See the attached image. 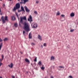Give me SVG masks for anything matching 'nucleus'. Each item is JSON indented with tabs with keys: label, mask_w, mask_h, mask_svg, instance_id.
<instances>
[{
	"label": "nucleus",
	"mask_w": 78,
	"mask_h": 78,
	"mask_svg": "<svg viewBox=\"0 0 78 78\" xmlns=\"http://www.w3.org/2000/svg\"><path fill=\"white\" fill-rule=\"evenodd\" d=\"M39 3V1H36V3Z\"/></svg>",
	"instance_id": "obj_40"
},
{
	"label": "nucleus",
	"mask_w": 78,
	"mask_h": 78,
	"mask_svg": "<svg viewBox=\"0 0 78 78\" xmlns=\"http://www.w3.org/2000/svg\"><path fill=\"white\" fill-rule=\"evenodd\" d=\"M69 78H73V77H72V76H69Z\"/></svg>",
	"instance_id": "obj_32"
},
{
	"label": "nucleus",
	"mask_w": 78,
	"mask_h": 78,
	"mask_svg": "<svg viewBox=\"0 0 78 78\" xmlns=\"http://www.w3.org/2000/svg\"><path fill=\"white\" fill-rule=\"evenodd\" d=\"M38 64L39 65V66H40V67H41V66H42V63H41V61L39 62L38 63Z\"/></svg>",
	"instance_id": "obj_13"
},
{
	"label": "nucleus",
	"mask_w": 78,
	"mask_h": 78,
	"mask_svg": "<svg viewBox=\"0 0 78 78\" xmlns=\"http://www.w3.org/2000/svg\"><path fill=\"white\" fill-rule=\"evenodd\" d=\"M38 38L40 40H41V41H42V38H41V35H38Z\"/></svg>",
	"instance_id": "obj_11"
},
{
	"label": "nucleus",
	"mask_w": 78,
	"mask_h": 78,
	"mask_svg": "<svg viewBox=\"0 0 78 78\" xmlns=\"http://www.w3.org/2000/svg\"><path fill=\"white\" fill-rule=\"evenodd\" d=\"M60 15V12H58L57 13V16H59Z\"/></svg>",
	"instance_id": "obj_21"
},
{
	"label": "nucleus",
	"mask_w": 78,
	"mask_h": 78,
	"mask_svg": "<svg viewBox=\"0 0 78 78\" xmlns=\"http://www.w3.org/2000/svg\"><path fill=\"white\" fill-rule=\"evenodd\" d=\"M41 48H43V46L42 45H41Z\"/></svg>",
	"instance_id": "obj_43"
},
{
	"label": "nucleus",
	"mask_w": 78,
	"mask_h": 78,
	"mask_svg": "<svg viewBox=\"0 0 78 78\" xmlns=\"http://www.w3.org/2000/svg\"><path fill=\"white\" fill-rule=\"evenodd\" d=\"M31 26L33 28H37V24L36 23H33L31 24Z\"/></svg>",
	"instance_id": "obj_2"
},
{
	"label": "nucleus",
	"mask_w": 78,
	"mask_h": 78,
	"mask_svg": "<svg viewBox=\"0 0 78 78\" xmlns=\"http://www.w3.org/2000/svg\"><path fill=\"white\" fill-rule=\"evenodd\" d=\"M19 25L20 27H21V24H20V23H19Z\"/></svg>",
	"instance_id": "obj_42"
},
{
	"label": "nucleus",
	"mask_w": 78,
	"mask_h": 78,
	"mask_svg": "<svg viewBox=\"0 0 78 78\" xmlns=\"http://www.w3.org/2000/svg\"><path fill=\"white\" fill-rule=\"evenodd\" d=\"M26 73H28V72H26Z\"/></svg>",
	"instance_id": "obj_47"
},
{
	"label": "nucleus",
	"mask_w": 78,
	"mask_h": 78,
	"mask_svg": "<svg viewBox=\"0 0 78 78\" xmlns=\"http://www.w3.org/2000/svg\"><path fill=\"white\" fill-rule=\"evenodd\" d=\"M25 61H26V62H27V63H29H29H30V61H29V60H28V59L27 58H25Z\"/></svg>",
	"instance_id": "obj_10"
},
{
	"label": "nucleus",
	"mask_w": 78,
	"mask_h": 78,
	"mask_svg": "<svg viewBox=\"0 0 78 78\" xmlns=\"http://www.w3.org/2000/svg\"><path fill=\"white\" fill-rule=\"evenodd\" d=\"M50 78H54V77L52 76H51Z\"/></svg>",
	"instance_id": "obj_44"
},
{
	"label": "nucleus",
	"mask_w": 78,
	"mask_h": 78,
	"mask_svg": "<svg viewBox=\"0 0 78 78\" xmlns=\"http://www.w3.org/2000/svg\"><path fill=\"white\" fill-rule=\"evenodd\" d=\"M3 7H5V4H3Z\"/></svg>",
	"instance_id": "obj_39"
},
{
	"label": "nucleus",
	"mask_w": 78,
	"mask_h": 78,
	"mask_svg": "<svg viewBox=\"0 0 78 78\" xmlns=\"http://www.w3.org/2000/svg\"><path fill=\"white\" fill-rule=\"evenodd\" d=\"M53 59H55V57H53V56H51V60H53Z\"/></svg>",
	"instance_id": "obj_16"
},
{
	"label": "nucleus",
	"mask_w": 78,
	"mask_h": 78,
	"mask_svg": "<svg viewBox=\"0 0 78 78\" xmlns=\"http://www.w3.org/2000/svg\"><path fill=\"white\" fill-rule=\"evenodd\" d=\"M44 46H46V43H44Z\"/></svg>",
	"instance_id": "obj_38"
},
{
	"label": "nucleus",
	"mask_w": 78,
	"mask_h": 78,
	"mask_svg": "<svg viewBox=\"0 0 78 78\" xmlns=\"http://www.w3.org/2000/svg\"><path fill=\"white\" fill-rule=\"evenodd\" d=\"M16 78H17V77H16Z\"/></svg>",
	"instance_id": "obj_51"
},
{
	"label": "nucleus",
	"mask_w": 78,
	"mask_h": 78,
	"mask_svg": "<svg viewBox=\"0 0 78 78\" xmlns=\"http://www.w3.org/2000/svg\"><path fill=\"white\" fill-rule=\"evenodd\" d=\"M24 8L27 12H30V10L27 8V7L26 6H25L24 7Z\"/></svg>",
	"instance_id": "obj_5"
},
{
	"label": "nucleus",
	"mask_w": 78,
	"mask_h": 78,
	"mask_svg": "<svg viewBox=\"0 0 78 78\" xmlns=\"http://www.w3.org/2000/svg\"><path fill=\"white\" fill-rule=\"evenodd\" d=\"M16 15L18 17V19L19 20V16H18V15L17 14V13H16Z\"/></svg>",
	"instance_id": "obj_24"
},
{
	"label": "nucleus",
	"mask_w": 78,
	"mask_h": 78,
	"mask_svg": "<svg viewBox=\"0 0 78 78\" xmlns=\"http://www.w3.org/2000/svg\"><path fill=\"white\" fill-rule=\"evenodd\" d=\"M8 66L10 68H12V67H13V64L11 63V64L9 65Z\"/></svg>",
	"instance_id": "obj_7"
},
{
	"label": "nucleus",
	"mask_w": 78,
	"mask_h": 78,
	"mask_svg": "<svg viewBox=\"0 0 78 78\" xmlns=\"http://www.w3.org/2000/svg\"><path fill=\"white\" fill-rule=\"evenodd\" d=\"M23 20H24L27 21V18H26V16H24L23 17H20V22L23 25H24L23 29L25 30L26 31L28 32V31H29L30 30L29 24H28V23L27 22V21H25L23 22Z\"/></svg>",
	"instance_id": "obj_1"
},
{
	"label": "nucleus",
	"mask_w": 78,
	"mask_h": 78,
	"mask_svg": "<svg viewBox=\"0 0 78 78\" xmlns=\"http://www.w3.org/2000/svg\"><path fill=\"white\" fill-rule=\"evenodd\" d=\"M45 78H47L45 77Z\"/></svg>",
	"instance_id": "obj_53"
},
{
	"label": "nucleus",
	"mask_w": 78,
	"mask_h": 78,
	"mask_svg": "<svg viewBox=\"0 0 78 78\" xmlns=\"http://www.w3.org/2000/svg\"><path fill=\"white\" fill-rule=\"evenodd\" d=\"M4 42H5V41H8V38H5L4 40Z\"/></svg>",
	"instance_id": "obj_20"
},
{
	"label": "nucleus",
	"mask_w": 78,
	"mask_h": 78,
	"mask_svg": "<svg viewBox=\"0 0 78 78\" xmlns=\"http://www.w3.org/2000/svg\"><path fill=\"white\" fill-rule=\"evenodd\" d=\"M21 9L22 10V11H23L24 12H25V10H24V8H23V7L21 6Z\"/></svg>",
	"instance_id": "obj_18"
},
{
	"label": "nucleus",
	"mask_w": 78,
	"mask_h": 78,
	"mask_svg": "<svg viewBox=\"0 0 78 78\" xmlns=\"http://www.w3.org/2000/svg\"><path fill=\"white\" fill-rule=\"evenodd\" d=\"M16 7L17 9L20 8V4L19 3L16 4Z\"/></svg>",
	"instance_id": "obj_6"
},
{
	"label": "nucleus",
	"mask_w": 78,
	"mask_h": 78,
	"mask_svg": "<svg viewBox=\"0 0 78 78\" xmlns=\"http://www.w3.org/2000/svg\"><path fill=\"white\" fill-rule=\"evenodd\" d=\"M70 16L71 17H74L75 16V13L73 12H72L70 14Z\"/></svg>",
	"instance_id": "obj_9"
},
{
	"label": "nucleus",
	"mask_w": 78,
	"mask_h": 78,
	"mask_svg": "<svg viewBox=\"0 0 78 78\" xmlns=\"http://www.w3.org/2000/svg\"><path fill=\"white\" fill-rule=\"evenodd\" d=\"M41 67V69H42L43 70H44V69H45V68L44 67V65H42V66Z\"/></svg>",
	"instance_id": "obj_17"
},
{
	"label": "nucleus",
	"mask_w": 78,
	"mask_h": 78,
	"mask_svg": "<svg viewBox=\"0 0 78 78\" xmlns=\"http://www.w3.org/2000/svg\"><path fill=\"white\" fill-rule=\"evenodd\" d=\"M34 13H35V14H37V12L36 11H35L34 12Z\"/></svg>",
	"instance_id": "obj_28"
},
{
	"label": "nucleus",
	"mask_w": 78,
	"mask_h": 78,
	"mask_svg": "<svg viewBox=\"0 0 78 78\" xmlns=\"http://www.w3.org/2000/svg\"><path fill=\"white\" fill-rule=\"evenodd\" d=\"M23 0H21V2H20V3L21 4H22V3H22V2H23Z\"/></svg>",
	"instance_id": "obj_34"
},
{
	"label": "nucleus",
	"mask_w": 78,
	"mask_h": 78,
	"mask_svg": "<svg viewBox=\"0 0 78 78\" xmlns=\"http://www.w3.org/2000/svg\"><path fill=\"white\" fill-rule=\"evenodd\" d=\"M2 41H3L1 38L0 39V42H1Z\"/></svg>",
	"instance_id": "obj_35"
},
{
	"label": "nucleus",
	"mask_w": 78,
	"mask_h": 78,
	"mask_svg": "<svg viewBox=\"0 0 78 78\" xmlns=\"http://www.w3.org/2000/svg\"><path fill=\"white\" fill-rule=\"evenodd\" d=\"M2 0H0V1H2Z\"/></svg>",
	"instance_id": "obj_50"
},
{
	"label": "nucleus",
	"mask_w": 78,
	"mask_h": 78,
	"mask_svg": "<svg viewBox=\"0 0 78 78\" xmlns=\"http://www.w3.org/2000/svg\"><path fill=\"white\" fill-rule=\"evenodd\" d=\"M31 45H32V46H34V45H35V44L34 43H31Z\"/></svg>",
	"instance_id": "obj_22"
},
{
	"label": "nucleus",
	"mask_w": 78,
	"mask_h": 78,
	"mask_svg": "<svg viewBox=\"0 0 78 78\" xmlns=\"http://www.w3.org/2000/svg\"><path fill=\"white\" fill-rule=\"evenodd\" d=\"M61 16H62V17H64L65 16L64 15H62Z\"/></svg>",
	"instance_id": "obj_33"
},
{
	"label": "nucleus",
	"mask_w": 78,
	"mask_h": 78,
	"mask_svg": "<svg viewBox=\"0 0 78 78\" xmlns=\"http://www.w3.org/2000/svg\"><path fill=\"white\" fill-rule=\"evenodd\" d=\"M1 19L2 20L3 23H5L6 22L5 20V19L4 18V16H2L1 17Z\"/></svg>",
	"instance_id": "obj_4"
},
{
	"label": "nucleus",
	"mask_w": 78,
	"mask_h": 78,
	"mask_svg": "<svg viewBox=\"0 0 78 78\" xmlns=\"http://www.w3.org/2000/svg\"><path fill=\"white\" fill-rule=\"evenodd\" d=\"M9 1H10V2H11V1H12V0H9Z\"/></svg>",
	"instance_id": "obj_46"
},
{
	"label": "nucleus",
	"mask_w": 78,
	"mask_h": 78,
	"mask_svg": "<svg viewBox=\"0 0 78 78\" xmlns=\"http://www.w3.org/2000/svg\"><path fill=\"white\" fill-rule=\"evenodd\" d=\"M2 59H4V55H2Z\"/></svg>",
	"instance_id": "obj_27"
},
{
	"label": "nucleus",
	"mask_w": 78,
	"mask_h": 78,
	"mask_svg": "<svg viewBox=\"0 0 78 78\" xmlns=\"http://www.w3.org/2000/svg\"><path fill=\"white\" fill-rule=\"evenodd\" d=\"M2 64H3L2 63L0 62V66H2Z\"/></svg>",
	"instance_id": "obj_36"
},
{
	"label": "nucleus",
	"mask_w": 78,
	"mask_h": 78,
	"mask_svg": "<svg viewBox=\"0 0 78 78\" xmlns=\"http://www.w3.org/2000/svg\"><path fill=\"white\" fill-rule=\"evenodd\" d=\"M24 1L23 4H25L26 2H28L29 0H23Z\"/></svg>",
	"instance_id": "obj_15"
},
{
	"label": "nucleus",
	"mask_w": 78,
	"mask_h": 78,
	"mask_svg": "<svg viewBox=\"0 0 78 78\" xmlns=\"http://www.w3.org/2000/svg\"><path fill=\"white\" fill-rule=\"evenodd\" d=\"M3 59L2 58V59H0V61H2V60H3Z\"/></svg>",
	"instance_id": "obj_41"
},
{
	"label": "nucleus",
	"mask_w": 78,
	"mask_h": 78,
	"mask_svg": "<svg viewBox=\"0 0 78 78\" xmlns=\"http://www.w3.org/2000/svg\"><path fill=\"white\" fill-rule=\"evenodd\" d=\"M23 34L24 35H25V30H23Z\"/></svg>",
	"instance_id": "obj_29"
},
{
	"label": "nucleus",
	"mask_w": 78,
	"mask_h": 78,
	"mask_svg": "<svg viewBox=\"0 0 78 78\" xmlns=\"http://www.w3.org/2000/svg\"><path fill=\"white\" fill-rule=\"evenodd\" d=\"M0 78H2L1 77H0Z\"/></svg>",
	"instance_id": "obj_49"
},
{
	"label": "nucleus",
	"mask_w": 78,
	"mask_h": 78,
	"mask_svg": "<svg viewBox=\"0 0 78 78\" xmlns=\"http://www.w3.org/2000/svg\"><path fill=\"white\" fill-rule=\"evenodd\" d=\"M20 53H21V54H23L22 52L21 51Z\"/></svg>",
	"instance_id": "obj_45"
},
{
	"label": "nucleus",
	"mask_w": 78,
	"mask_h": 78,
	"mask_svg": "<svg viewBox=\"0 0 78 78\" xmlns=\"http://www.w3.org/2000/svg\"><path fill=\"white\" fill-rule=\"evenodd\" d=\"M17 9V8L16 7H14V9H13V11H16V10Z\"/></svg>",
	"instance_id": "obj_19"
},
{
	"label": "nucleus",
	"mask_w": 78,
	"mask_h": 78,
	"mask_svg": "<svg viewBox=\"0 0 78 78\" xmlns=\"http://www.w3.org/2000/svg\"><path fill=\"white\" fill-rule=\"evenodd\" d=\"M2 20L0 19V21H1Z\"/></svg>",
	"instance_id": "obj_48"
},
{
	"label": "nucleus",
	"mask_w": 78,
	"mask_h": 78,
	"mask_svg": "<svg viewBox=\"0 0 78 78\" xmlns=\"http://www.w3.org/2000/svg\"><path fill=\"white\" fill-rule=\"evenodd\" d=\"M5 20H6V21H8V17L6 16H5Z\"/></svg>",
	"instance_id": "obj_14"
},
{
	"label": "nucleus",
	"mask_w": 78,
	"mask_h": 78,
	"mask_svg": "<svg viewBox=\"0 0 78 78\" xmlns=\"http://www.w3.org/2000/svg\"><path fill=\"white\" fill-rule=\"evenodd\" d=\"M32 18V16H31L30 15L29 16V18H28V21H30V22H32L33 21V19Z\"/></svg>",
	"instance_id": "obj_3"
},
{
	"label": "nucleus",
	"mask_w": 78,
	"mask_h": 78,
	"mask_svg": "<svg viewBox=\"0 0 78 78\" xmlns=\"http://www.w3.org/2000/svg\"><path fill=\"white\" fill-rule=\"evenodd\" d=\"M12 20H16V18L14 16H12Z\"/></svg>",
	"instance_id": "obj_12"
},
{
	"label": "nucleus",
	"mask_w": 78,
	"mask_h": 78,
	"mask_svg": "<svg viewBox=\"0 0 78 78\" xmlns=\"http://www.w3.org/2000/svg\"><path fill=\"white\" fill-rule=\"evenodd\" d=\"M18 0V1H19V0Z\"/></svg>",
	"instance_id": "obj_52"
},
{
	"label": "nucleus",
	"mask_w": 78,
	"mask_h": 78,
	"mask_svg": "<svg viewBox=\"0 0 78 78\" xmlns=\"http://www.w3.org/2000/svg\"><path fill=\"white\" fill-rule=\"evenodd\" d=\"M74 29L71 30H70L71 32H73L74 31Z\"/></svg>",
	"instance_id": "obj_31"
},
{
	"label": "nucleus",
	"mask_w": 78,
	"mask_h": 78,
	"mask_svg": "<svg viewBox=\"0 0 78 78\" xmlns=\"http://www.w3.org/2000/svg\"><path fill=\"white\" fill-rule=\"evenodd\" d=\"M14 26H15V27H17V26H18V25H17V23H15V24H14Z\"/></svg>",
	"instance_id": "obj_23"
},
{
	"label": "nucleus",
	"mask_w": 78,
	"mask_h": 78,
	"mask_svg": "<svg viewBox=\"0 0 78 78\" xmlns=\"http://www.w3.org/2000/svg\"><path fill=\"white\" fill-rule=\"evenodd\" d=\"M59 67H60V68H63V69L64 68V67L63 66H59Z\"/></svg>",
	"instance_id": "obj_30"
},
{
	"label": "nucleus",
	"mask_w": 78,
	"mask_h": 78,
	"mask_svg": "<svg viewBox=\"0 0 78 78\" xmlns=\"http://www.w3.org/2000/svg\"><path fill=\"white\" fill-rule=\"evenodd\" d=\"M34 61L36 62L37 61V57H36L34 59Z\"/></svg>",
	"instance_id": "obj_25"
},
{
	"label": "nucleus",
	"mask_w": 78,
	"mask_h": 78,
	"mask_svg": "<svg viewBox=\"0 0 78 78\" xmlns=\"http://www.w3.org/2000/svg\"><path fill=\"white\" fill-rule=\"evenodd\" d=\"M32 38V35L31 34V33H30L29 34V38L31 39Z\"/></svg>",
	"instance_id": "obj_8"
},
{
	"label": "nucleus",
	"mask_w": 78,
	"mask_h": 78,
	"mask_svg": "<svg viewBox=\"0 0 78 78\" xmlns=\"http://www.w3.org/2000/svg\"><path fill=\"white\" fill-rule=\"evenodd\" d=\"M2 11H1V9H0V15H2Z\"/></svg>",
	"instance_id": "obj_26"
},
{
	"label": "nucleus",
	"mask_w": 78,
	"mask_h": 78,
	"mask_svg": "<svg viewBox=\"0 0 78 78\" xmlns=\"http://www.w3.org/2000/svg\"><path fill=\"white\" fill-rule=\"evenodd\" d=\"M12 78H15V76H12Z\"/></svg>",
	"instance_id": "obj_37"
}]
</instances>
